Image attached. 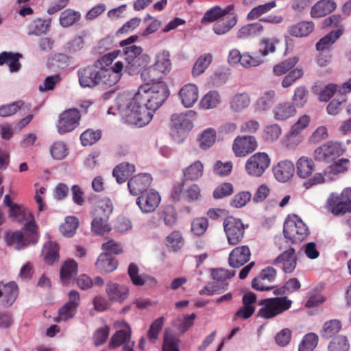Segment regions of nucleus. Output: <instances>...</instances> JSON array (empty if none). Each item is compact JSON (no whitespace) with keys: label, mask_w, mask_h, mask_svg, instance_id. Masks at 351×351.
Masks as SVG:
<instances>
[{"label":"nucleus","mask_w":351,"mask_h":351,"mask_svg":"<svg viewBox=\"0 0 351 351\" xmlns=\"http://www.w3.org/2000/svg\"><path fill=\"white\" fill-rule=\"evenodd\" d=\"M264 30L263 26L259 23H254L243 26L237 32V38L248 39L261 35Z\"/></svg>","instance_id":"nucleus-33"},{"label":"nucleus","mask_w":351,"mask_h":351,"mask_svg":"<svg viewBox=\"0 0 351 351\" xmlns=\"http://www.w3.org/2000/svg\"><path fill=\"white\" fill-rule=\"evenodd\" d=\"M49 151L51 157L57 160L64 159L69 154L67 145L61 141L53 142L49 148Z\"/></svg>","instance_id":"nucleus-44"},{"label":"nucleus","mask_w":351,"mask_h":351,"mask_svg":"<svg viewBox=\"0 0 351 351\" xmlns=\"http://www.w3.org/2000/svg\"><path fill=\"white\" fill-rule=\"evenodd\" d=\"M79 226V221L74 216H67L60 227V231L65 237H72L76 232Z\"/></svg>","instance_id":"nucleus-39"},{"label":"nucleus","mask_w":351,"mask_h":351,"mask_svg":"<svg viewBox=\"0 0 351 351\" xmlns=\"http://www.w3.org/2000/svg\"><path fill=\"white\" fill-rule=\"evenodd\" d=\"M129 288L123 285L109 282L106 285V292L110 300L119 303L125 300L129 295Z\"/></svg>","instance_id":"nucleus-17"},{"label":"nucleus","mask_w":351,"mask_h":351,"mask_svg":"<svg viewBox=\"0 0 351 351\" xmlns=\"http://www.w3.org/2000/svg\"><path fill=\"white\" fill-rule=\"evenodd\" d=\"M113 210L112 204L108 199L101 200L98 205L95 208L93 213L102 216L105 219H109L110 214Z\"/></svg>","instance_id":"nucleus-59"},{"label":"nucleus","mask_w":351,"mask_h":351,"mask_svg":"<svg viewBox=\"0 0 351 351\" xmlns=\"http://www.w3.org/2000/svg\"><path fill=\"white\" fill-rule=\"evenodd\" d=\"M93 221L91 223V230L95 234L100 235L110 230L108 223L109 219H105L102 216L93 214Z\"/></svg>","instance_id":"nucleus-43"},{"label":"nucleus","mask_w":351,"mask_h":351,"mask_svg":"<svg viewBox=\"0 0 351 351\" xmlns=\"http://www.w3.org/2000/svg\"><path fill=\"white\" fill-rule=\"evenodd\" d=\"M270 163L271 159L267 153L256 152L247 158L245 169L248 176L259 178L265 173Z\"/></svg>","instance_id":"nucleus-4"},{"label":"nucleus","mask_w":351,"mask_h":351,"mask_svg":"<svg viewBox=\"0 0 351 351\" xmlns=\"http://www.w3.org/2000/svg\"><path fill=\"white\" fill-rule=\"evenodd\" d=\"M344 152L345 148L341 143L330 141L317 147L313 152V157L317 161L329 163L342 155Z\"/></svg>","instance_id":"nucleus-5"},{"label":"nucleus","mask_w":351,"mask_h":351,"mask_svg":"<svg viewBox=\"0 0 351 351\" xmlns=\"http://www.w3.org/2000/svg\"><path fill=\"white\" fill-rule=\"evenodd\" d=\"M336 8V3L331 0H321L317 2L311 10L313 18H319L332 12Z\"/></svg>","instance_id":"nucleus-28"},{"label":"nucleus","mask_w":351,"mask_h":351,"mask_svg":"<svg viewBox=\"0 0 351 351\" xmlns=\"http://www.w3.org/2000/svg\"><path fill=\"white\" fill-rule=\"evenodd\" d=\"M276 6V1H271L268 3L259 5L253 8L247 15V20H255L262 15L267 13Z\"/></svg>","instance_id":"nucleus-48"},{"label":"nucleus","mask_w":351,"mask_h":351,"mask_svg":"<svg viewBox=\"0 0 351 351\" xmlns=\"http://www.w3.org/2000/svg\"><path fill=\"white\" fill-rule=\"evenodd\" d=\"M81 14L79 12L71 9H66L60 16V24L63 27H68L80 19Z\"/></svg>","instance_id":"nucleus-47"},{"label":"nucleus","mask_w":351,"mask_h":351,"mask_svg":"<svg viewBox=\"0 0 351 351\" xmlns=\"http://www.w3.org/2000/svg\"><path fill=\"white\" fill-rule=\"evenodd\" d=\"M294 171V165L289 160H281L273 167L276 179L281 182L288 181L293 176Z\"/></svg>","instance_id":"nucleus-20"},{"label":"nucleus","mask_w":351,"mask_h":351,"mask_svg":"<svg viewBox=\"0 0 351 351\" xmlns=\"http://www.w3.org/2000/svg\"><path fill=\"white\" fill-rule=\"evenodd\" d=\"M195 117V112L189 110L185 113L173 114L171 120L172 125L190 132L194 127L193 120Z\"/></svg>","instance_id":"nucleus-22"},{"label":"nucleus","mask_w":351,"mask_h":351,"mask_svg":"<svg viewBox=\"0 0 351 351\" xmlns=\"http://www.w3.org/2000/svg\"><path fill=\"white\" fill-rule=\"evenodd\" d=\"M164 75H162L158 72V70L154 65L145 66L142 69L141 73V79L144 82L147 83L152 82V84L160 82L159 80Z\"/></svg>","instance_id":"nucleus-56"},{"label":"nucleus","mask_w":351,"mask_h":351,"mask_svg":"<svg viewBox=\"0 0 351 351\" xmlns=\"http://www.w3.org/2000/svg\"><path fill=\"white\" fill-rule=\"evenodd\" d=\"M278 39L276 38H265L261 40L260 43V49L258 51V55L262 59L270 53H274L276 51V45L278 43Z\"/></svg>","instance_id":"nucleus-40"},{"label":"nucleus","mask_w":351,"mask_h":351,"mask_svg":"<svg viewBox=\"0 0 351 351\" xmlns=\"http://www.w3.org/2000/svg\"><path fill=\"white\" fill-rule=\"evenodd\" d=\"M18 296V286L16 282H10L1 289V297L3 298V304L11 306Z\"/></svg>","instance_id":"nucleus-37"},{"label":"nucleus","mask_w":351,"mask_h":351,"mask_svg":"<svg viewBox=\"0 0 351 351\" xmlns=\"http://www.w3.org/2000/svg\"><path fill=\"white\" fill-rule=\"evenodd\" d=\"M285 239L292 243L304 240L309 234L306 225L297 215L289 216L284 223Z\"/></svg>","instance_id":"nucleus-3"},{"label":"nucleus","mask_w":351,"mask_h":351,"mask_svg":"<svg viewBox=\"0 0 351 351\" xmlns=\"http://www.w3.org/2000/svg\"><path fill=\"white\" fill-rule=\"evenodd\" d=\"M276 98V93L274 90H266L260 93L253 107L256 112H265L269 110Z\"/></svg>","instance_id":"nucleus-19"},{"label":"nucleus","mask_w":351,"mask_h":351,"mask_svg":"<svg viewBox=\"0 0 351 351\" xmlns=\"http://www.w3.org/2000/svg\"><path fill=\"white\" fill-rule=\"evenodd\" d=\"M216 138V130L214 128H208L198 134L197 140L199 148L202 150H207L213 146Z\"/></svg>","instance_id":"nucleus-29"},{"label":"nucleus","mask_w":351,"mask_h":351,"mask_svg":"<svg viewBox=\"0 0 351 351\" xmlns=\"http://www.w3.org/2000/svg\"><path fill=\"white\" fill-rule=\"evenodd\" d=\"M59 250V246L55 241L49 240L45 243L43 249V255L47 264L53 265L58 261Z\"/></svg>","instance_id":"nucleus-34"},{"label":"nucleus","mask_w":351,"mask_h":351,"mask_svg":"<svg viewBox=\"0 0 351 351\" xmlns=\"http://www.w3.org/2000/svg\"><path fill=\"white\" fill-rule=\"evenodd\" d=\"M170 52L167 50H161L156 55L154 66L162 75H167L171 70Z\"/></svg>","instance_id":"nucleus-27"},{"label":"nucleus","mask_w":351,"mask_h":351,"mask_svg":"<svg viewBox=\"0 0 351 351\" xmlns=\"http://www.w3.org/2000/svg\"><path fill=\"white\" fill-rule=\"evenodd\" d=\"M178 96L182 104L185 108H191L198 99L199 89L193 84H187L181 88L178 93Z\"/></svg>","instance_id":"nucleus-18"},{"label":"nucleus","mask_w":351,"mask_h":351,"mask_svg":"<svg viewBox=\"0 0 351 351\" xmlns=\"http://www.w3.org/2000/svg\"><path fill=\"white\" fill-rule=\"evenodd\" d=\"M348 341L345 336L342 335L333 338L328 347V351H348Z\"/></svg>","instance_id":"nucleus-60"},{"label":"nucleus","mask_w":351,"mask_h":351,"mask_svg":"<svg viewBox=\"0 0 351 351\" xmlns=\"http://www.w3.org/2000/svg\"><path fill=\"white\" fill-rule=\"evenodd\" d=\"M123 64L121 60L116 61L109 68L93 64L77 71L80 85L82 88H94L101 86L108 88L115 85L123 75Z\"/></svg>","instance_id":"nucleus-2"},{"label":"nucleus","mask_w":351,"mask_h":351,"mask_svg":"<svg viewBox=\"0 0 351 351\" xmlns=\"http://www.w3.org/2000/svg\"><path fill=\"white\" fill-rule=\"evenodd\" d=\"M260 306L263 307H290L292 304V301L289 300L286 296L276 297L275 298H270L267 300H262L258 302Z\"/></svg>","instance_id":"nucleus-55"},{"label":"nucleus","mask_w":351,"mask_h":351,"mask_svg":"<svg viewBox=\"0 0 351 351\" xmlns=\"http://www.w3.org/2000/svg\"><path fill=\"white\" fill-rule=\"evenodd\" d=\"M212 61L213 56L210 53H204L200 56L193 67V75L199 76L202 74L208 69Z\"/></svg>","instance_id":"nucleus-41"},{"label":"nucleus","mask_w":351,"mask_h":351,"mask_svg":"<svg viewBox=\"0 0 351 351\" xmlns=\"http://www.w3.org/2000/svg\"><path fill=\"white\" fill-rule=\"evenodd\" d=\"M328 210L334 215H343L348 213H351V208L349 204L345 201L344 197L341 193H332L327 199Z\"/></svg>","instance_id":"nucleus-12"},{"label":"nucleus","mask_w":351,"mask_h":351,"mask_svg":"<svg viewBox=\"0 0 351 351\" xmlns=\"http://www.w3.org/2000/svg\"><path fill=\"white\" fill-rule=\"evenodd\" d=\"M250 104L251 97L247 93H237L230 99V108L234 112L240 113L247 109Z\"/></svg>","instance_id":"nucleus-26"},{"label":"nucleus","mask_w":351,"mask_h":351,"mask_svg":"<svg viewBox=\"0 0 351 351\" xmlns=\"http://www.w3.org/2000/svg\"><path fill=\"white\" fill-rule=\"evenodd\" d=\"M258 147L255 137L251 135L238 136L232 143V151L237 157H245Z\"/></svg>","instance_id":"nucleus-10"},{"label":"nucleus","mask_w":351,"mask_h":351,"mask_svg":"<svg viewBox=\"0 0 351 351\" xmlns=\"http://www.w3.org/2000/svg\"><path fill=\"white\" fill-rule=\"evenodd\" d=\"M51 24V19L42 20L36 19L29 25V35L40 36L45 34L49 31Z\"/></svg>","instance_id":"nucleus-42"},{"label":"nucleus","mask_w":351,"mask_h":351,"mask_svg":"<svg viewBox=\"0 0 351 351\" xmlns=\"http://www.w3.org/2000/svg\"><path fill=\"white\" fill-rule=\"evenodd\" d=\"M183 172L186 179L191 181L196 180L203 175V164L199 160H196L185 168Z\"/></svg>","instance_id":"nucleus-46"},{"label":"nucleus","mask_w":351,"mask_h":351,"mask_svg":"<svg viewBox=\"0 0 351 351\" xmlns=\"http://www.w3.org/2000/svg\"><path fill=\"white\" fill-rule=\"evenodd\" d=\"M81 116L75 108L63 112L58 120L57 130L59 134H64L74 130L80 124Z\"/></svg>","instance_id":"nucleus-8"},{"label":"nucleus","mask_w":351,"mask_h":351,"mask_svg":"<svg viewBox=\"0 0 351 351\" xmlns=\"http://www.w3.org/2000/svg\"><path fill=\"white\" fill-rule=\"evenodd\" d=\"M20 55L19 53H12L9 52H3L0 54V65L7 64L11 72L17 71L21 66L19 61Z\"/></svg>","instance_id":"nucleus-45"},{"label":"nucleus","mask_w":351,"mask_h":351,"mask_svg":"<svg viewBox=\"0 0 351 351\" xmlns=\"http://www.w3.org/2000/svg\"><path fill=\"white\" fill-rule=\"evenodd\" d=\"M101 136L99 130L94 131L88 129L84 131L80 136L82 143L84 146L91 145L97 142Z\"/></svg>","instance_id":"nucleus-61"},{"label":"nucleus","mask_w":351,"mask_h":351,"mask_svg":"<svg viewBox=\"0 0 351 351\" xmlns=\"http://www.w3.org/2000/svg\"><path fill=\"white\" fill-rule=\"evenodd\" d=\"M117 327L123 328L117 330L110 338L108 346L110 348H117L130 341L131 328L125 322H117Z\"/></svg>","instance_id":"nucleus-14"},{"label":"nucleus","mask_w":351,"mask_h":351,"mask_svg":"<svg viewBox=\"0 0 351 351\" xmlns=\"http://www.w3.org/2000/svg\"><path fill=\"white\" fill-rule=\"evenodd\" d=\"M195 317L196 315L195 313L189 315H179L173 322V325L180 332L184 333L193 325Z\"/></svg>","instance_id":"nucleus-50"},{"label":"nucleus","mask_w":351,"mask_h":351,"mask_svg":"<svg viewBox=\"0 0 351 351\" xmlns=\"http://www.w3.org/2000/svg\"><path fill=\"white\" fill-rule=\"evenodd\" d=\"M274 263L279 265L285 273L293 271L297 265L294 249L289 248L285 251L274 260Z\"/></svg>","instance_id":"nucleus-16"},{"label":"nucleus","mask_w":351,"mask_h":351,"mask_svg":"<svg viewBox=\"0 0 351 351\" xmlns=\"http://www.w3.org/2000/svg\"><path fill=\"white\" fill-rule=\"evenodd\" d=\"M88 31L83 30L79 35L66 44V50L69 53H76L82 50L84 46V40L88 36Z\"/></svg>","instance_id":"nucleus-57"},{"label":"nucleus","mask_w":351,"mask_h":351,"mask_svg":"<svg viewBox=\"0 0 351 351\" xmlns=\"http://www.w3.org/2000/svg\"><path fill=\"white\" fill-rule=\"evenodd\" d=\"M326 298L317 289L311 290L307 296L305 307H314L324 304Z\"/></svg>","instance_id":"nucleus-63"},{"label":"nucleus","mask_w":351,"mask_h":351,"mask_svg":"<svg viewBox=\"0 0 351 351\" xmlns=\"http://www.w3.org/2000/svg\"><path fill=\"white\" fill-rule=\"evenodd\" d=\"M8 242L9 245L18 250L23 249L30 243V241L21 231L15 232L8 236Z\"/></svg>","instance_id":"nucleus-52"},{"label":"nucleus","mask_w":351,"mask_h":351,"mask_svg":"<svg viewBox=\"0 0 351 351\" xmlns=\"http://www.w3.org/2000/svg\"><path fill=\"white\" fill-rule=\"evenodd\" d=\"M298 61L299 58L296 56L288 58L274 66V73L277 76L282 75L291 70Z\"/></svg>","instance_id":"nucleus-58"},{"label":"nucleus","mask_w":351,"mask_h":351,"mask_svg":"<svg viewBox=\"0 0 351 351\" xmlns=\"http://www.w3.org/2000/svg\"><path fill=\"white\" fill-rule=\"evenodd\" d=\"M319 341L318 336L314 332L306 334L298 346V351H313Z\"/></svg>","instance_id":"nucleus-49"},{"label":"nucleus","mask_w":351,"mask_h":351,"mask_svg":"<svg viewBox=\"0 0 351 351\" xmlns=\"http://www.w3.org/2000/svg\"><path fill=\"white\" fill-rule=\"evenodd\" d=\"M341 328V323L338 319H331L325 322L321 330L322 337L329 339L338 333Z\"/></svg>","instance_id":"nucleus-53"},{"label":"nucleus","mask_w":351,"mask_h":351,"mask_svg":"<svg viewBox=\"0 0 351 351\" xmlns=\"http://www.w3.org/2000/svg\"><path fill=\"white\" fill-rule=\"evenodd\" d=\"M314 29V23L311 21H302L289 27V34L294 37L301 38L308 36Z\"/></svg>","instance_id":"nucleus-30"},{"label":"nucleus","mask_w":351,"mask_h":351,"mask_svg":"<svg viewBox=\"0 0 351 351\" xmlns=\"http://www.w3.org/2000/svg\"><path fill=\"white\" fill-rule=\"evenodd\" d=\"M297 112L294 106L289 101L278 104L272 110L274 119L277 121H286Z\"/></svg>","instance_id":"nucleus-23"},{"label":"nucleus","mask_w":351,"mask_h":351,"mask_svg":"<svg viewBox=\"0 0 351 351\" xmlns=\"http://www.w3.org/2000/svg\"><path fill=\"white\" fill-rule=\"evenodd\" d=\"M149 61L148 55L143 54L142 57L137 59L125 60V64H123V72L127 73L130 75H134L140 72L142 69L147 66Z\"/></svg>","instance_id":"nucleus-24"},{"label":"nucleus","mask_w":351,"mask_h":351,"mask_svg":"<svg viewBox=\"0 0 351 351\" xmlns=\"http://www.w3.org/2000/svg\"><path fill=\"white\" fill-rule=\"evenodd\" d=\"M152 183V177L148 173H140L132 178L128 182V187L132 195H137L145 193L146 189Z\"/></svg>","instance_id":"nucleus-13"},{"label":"nucleus","mask_w":351,"mask_h":351,"mask_svg":"<svg viewBox=\"0 0 351 351\" xmlns=\"http://www.w3.org/2000/svg\"><path fill=\"white\" fill-rule=\"evenodd\" d=\"M228 60L231 65L240 64L243 67L247 69L258 66L265 62V60L259 56H252L248 52L241 54L236 49L230 51Z\"/></svg>","instance_id":"nucleus-9"},{"label":"nucleus","mask_w":351,"mask_h":351,"mask_svg":"<svg viewBox=\"0 0 351 351\" xmlns=\"http://www.w3.org/2000/svg\"><path fill=\"white\" fill-rule=\"evenodd\" d=\"M9 217L14 221L24 223L23 230L25 233L34 237L35 223L34 217L29 210L15 204L10 208Z\"/></svg>","instance_id":"nucleus-7"},{"label":"nucleus","mask_w":351,"mask_h":351,"mask_svg":"<svg viewBox=\"0 0 351 351\" xmlns=\"http://www.w3.org/2000/svg\"><path fill=\"white\" fill-rule=\"evenodd\" d=\"M95 266L101 272L110 273L117 269V262L108 253H101L97 258Z\"/></svg>","instance_id":"nucleus-32"},{"label":"nucleus","mask_w":351,"mask_h":351,"mask_svg":"<svg viewBox=\"0 0 351 351\" xmlns=\"http://www.w3.org/2000/svg\"><path fill=\"white\" fill-rule=\"evenodd\" d=\"M221 101L219 93L216 90H210L202 98L199 105L202 109L210 110L217 108Z\"/></svg>","instance_id":"nucleus-36"},{"label":"nucleus","mask_w":351,"mask_h":351,"mask_svg":"<svg viewBox=\"0 0 351 351\" xmlns=\"http://www.w3.org/2000/svg\"><path fill=\"white\" fill-rule=\"evenodd\" d=\"M311 122V117L307 114H303L293 125L289 132L291 136H297L306 128Z\"/></svg>","instance_id":"nucleus-62"},{"label":"nucleus","mask_w":351,"mask_h":351,"mask_svg":"<svg viewBox=\"0 0 351 351\" xmlns=\"http://www.w3.org/2000/svg\"><path fill=\"white\" fill-rule=\"evenodd\" d=\"M282 134V130L277 123H272L266 125L263 130V137L267 143H274L276 141Z\"/></svg>","instance_id":"nucleus-51"},{"label":"nucleus","mask_w":351,"mask_h":351,"mask_svg":"<svg viewBox=\"0 0 351 351\" xmlns=\"http://www.w3.org/2000/svg\"><path fill=\"white\" fill-rule=\"evenodd\" d=\"M77 264L74 260L66 261L60 269V279L64 285H70L75 280Z\"/></svg>","instance_id":"nucleus-25"},{"label":"nucleus","mask_w":351,"mask_h":351,"mask_svg":"<svg viewBox=\"0 0 351 351\" xmlns=\"http://www.w3.org/2000/svg\"><path fill=\"white\" fill-rule=\"evenodd\" d=\"M135 171V166L129 162H123L116 166L112 174L118 183L125 182L128 178Z\"/></svg>","instance_id":"nucleus-31"},{"label":"nucleus","mask_w":351,"mask_h":351,"mask_svg":"<svg viewBox=\"0 0 351 351\" xmlns=\"http://www.w3.org/2000/svg\"><path fill=\"white\" fill-rule=\"evenodd\" d=\"M309 97V92L304 86H299L294 90L293 95L291 97L292 105L295 108H302L308 102Z\"/></svg>","instance_id":"nucleus-35"},{"label":"nucleus","mask_w":351,"mask_h":351,"mask_svg":"<svg viewBox=\"0 0 351 351\" xmlns=\"http://www.w3.org/2000/svg\"><path fill=\"white\" fill-rule=\"evenodd\" d=\"M294 167L297 176L302 180L311 178L315 169L313 159L304 156L298 159Z\"/></svg>","instance_id":"nucleus-21"},{"label":"nucleus","mask_w":351,"mask_h":351,"mask_svg":"<svg viewBox=\"0 0 351 351\" xmlns=\"http://www.w3.org/2000/svg\"><path fill=\"white\" fill-rule=\"evenodd\" d=\"M223 226L228 243L230 245H234L242 241L245 228L240 219L228 217L224 219Z\"/></svg>","instance_id":"nucleus-6"},{"label":"nucleus","mask_w":351,"mask_h":351,"mask_svg":"<svg viewBox=\"0 0 351 351\" xmlns=\"http://www.w3.org/2000/svg\"><path fill=\"white\" fill-rule=\"evenodd\" d=\"M250 256V250L247 245L237 247L229 254V265L233 268H239L249 261Z\"/></svg>","instance_id":"nucleus-15"},{"label":"nucleus","mask_w":351,"mask_h":351,"mask_svg":"<svg viewBox=\"0 0 351 351\" xmlns=\"http://www.w3.org/2000/svg\"><path fill=\"white\" fill-rule=\"evenodd\" d=\"M179 339L165 332L162 351H180Z\"/></svg>","instance_id":"nucleus-64"},{"label":"nucleus","mask_w":351,"mask_h":351,"mask_svg":"<svg viewBox=\"0 0 351 351\" xmlns=\"http://www.w3.org/2000/svg\"><path fill=\"white\" fill-rule=\"evenodd\" d=\"M237 24L235 16H229L226 21H221L213 26V31L217 35H222L229 32Z\"/></svg>","instance_id":"nucleus-54"},{"label":"nucleus","mask_w":351,"mask_h":351,"mask_svg":"<svg viewBox=\"0 0 351 351\" xmlns=\"http://www.w3.org/2000/svg\"><path fill=\"white\" fill-rule=\"evenodd\" d=\"M160 200L159 193L156 191L151 189L141 194L136 199V204L142 213H150L156 209Z\"/></svg>","instance_id":"nucleus-11"},{"label":"nucleus","mask_w":351,"mask_h":351,"mask_svg":"<svg viewBox=\"0 0 351 351\" xmlns=\"http://www.w3.org/2000/svg\"><path fill=\"white\" fill-rule=\"evenodd\" d=\"M169 95V88L164 82L142 86L132 97L125 93L119 95L116 99L117 109L125 123L143 127L152 121L154 113Z\"/></svg>","instance_id":"nucleus-1"},{"label":"nucleus","mask_w":351,"mask_h":351,"mask_svg":"<svg viewBox=\"0 0 351 351\" xmlns=\"http://www.w3.org/2000/svg\"><path fill=\"white\" fill-rule=\"evenodd\" d=\"M343 31L341 29H336L331 31L328 34L322 38L316 44L317 51H324L329 49L335 41L341 36Z\"/></svg>","instance_id":"nucleus-38"}]
</instances>
